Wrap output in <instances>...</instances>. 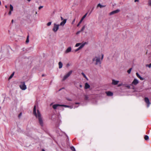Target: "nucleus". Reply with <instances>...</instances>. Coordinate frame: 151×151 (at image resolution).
<instances>
[{
    "label": "nucleus",
    "instance_id": "nucleus-1",
    "mask_svg": "<svg viewBox=\"0 0 151 151\" xmlns=\"http://www.w3.org/2000/svg\"><path fill=\"white\" fill-rule=\"evenodd\" d=\"M37 114L36 112V106L35 105L33 108V113L35 116L38 118L40 125L42 127L43 126V122L41 114L38 110H37Z\"/></svg>",
    "mask_w": 151,
    "mask_h": 151
},
{
    "label": "nucleus",
    "instance_id": "nucleus-2",
    "mask_svg": "<svg viewBox=\"0 0 151 151\" xmlns=\"http://www.w3.org/2000/svg\"><path fill=\"white\" fill-rule=\"evenodd\" d=\"M93 62H95V65H97L98 64H101V61L100 60L99 56H95L92 59Z\"/></svg>",
    "mask_w": 151,
    "mask_h": 151
},
{
    "label": "nucleus",
    "instance_id": "nucleus-3",
    "mask_svg": "<svg viewBox=\"0 0 151 151\" xmlns=\"http://www.w3.org/2000/svg\"><path fill=\"white\" fill-rule=\"evenodd\" d=\"M72 70L69 71L67 74L65 75L63 77L62 79V81H65L67 78H68L72 74Z\"/></svg>",
    "mask_w": 151,
    "mask_h": 151
},
{
    "label": "nucleus",
    "instance_id": "nucleus-4",
    "mask_svg": "<svg viewBox=\"0 0 151 151\" xmlns=\"http://www.w3.org/2000/svg\"><path fill=\"white\" fill-rule=\"evenodd\" d=\"M59 25L55 23L54 24V27L52 29V30L54 32H56L59 29Z\"/></svg>",
    "mask_w": 151,
    "mask_h": 151
},
{
    "label": "nucleus",
    "instance_id": "nucleus-5",
    "mask_svg": "<svg viewBox=\"0 0 151 151\" xmlns=\"http://www.w3.org/2000/svg\"><path fill=\"white\" fill-rule=\"evenodd\" d=\"M22 84L19 85V87L22 90H25L27 88L26 85L25 84V82H21Z\"/></svg>",
    "mask_w": 151,
    "mask_h": 151
},
{
    "label": "nucleus",
    "instance_id": "nucleus-6",
    "mask_svg": "<svg viewBox=\"0 0 151 151\" xmlns=\"http://www.w3.org/2000/svg\"><path fill=\"white\" fill-rule=\"evenodd\" d=\"M88 13H86L81 18V19L80 20V22H79V23L77 25V26L78 27L80 24H81V23L82 22L83 20L86 17L87 14Z\"/></svg>",
    "mask_w": 151,
    "mask_h": 151
},
{
    "label": "nucleus",
    "instance_id": "nucleus-7",
    "mask_svg": "<svg viewBox=\"0 0 151 151\" xmlns=\"http://www.w3.org/2000/svg\"><path fill=\"white\" fill-rule=\"evenodd\" d=\"M145 101L147 104V107H149L150 104V101L148 98L147 97H145Z\"/></svg>",
    "mask_w": 151,
    "mask_h": 151
},
{
    "label": "nucleus",
    "instance_id": "nucleus-8",
    "mask_svg": "<svg viewBox=\"0 0 151 151\" xmlns=\"http://www.w3.org/2000/svg\"><path fill=\"white\" fill-rule=\"evenodd\" d=\"M139 83V81L138 80L136 79H134L132 83L131 84V85L132 86L133 85H136Z\"/></svg>",
    "mask_w": 151,
    "mask_h": 151
},
{
    "label": "nucleus",
    "instance_id": "nucleus-9",
    "mask_svg": "<svg viewBox=\"0 0 151 151\" xmlns=\"http://www.w3.org/2000/svg\"><path fill=\"white\" fill-rule=\"evenodd\" d=\"M120 11L119 9H117L115 10L112 11L109 13V15H111L119 12Z\"/></svg>",
    "mask_w": 151,
    "mask_h": 151
},
{
    "label": "nucleus",
    "instance_id": "nucleus-10",
    "mask_svg": "<svg viewBox=\"0 0 151 151\" xmlns=\"http://www.w3.org/2000/svg\"><path fill=\"white\" fill-rule=\"evenodd\" d=\"M67 20V19H64L60 23V25L63 26L66 23Z\"/></svg>",
    "mask_w": 151,
    "mask_h": 151
},
{
    "label": "nucleus",
    "instance_id": "nucleus-11",
    "mask_svg": "<svg viewBox=\"0 0 151 151\" xmlns=\"http://www.w3.org/2000/svg\"><path fill=\"white\" fill-rule=\"evenodd\" d=\"M119 82V81H115L114 79H113L112 80V84L113 85H116L118 84V83Z\"/></svg>",
    "mask_w": 151,
    "mask_h": 151
},
{
    "label": "nucleus",
    "instance_id": "nucleus-12",
    "mask_svg": "<svg viewBox=\"0 0 151 151\" xmlns=\"http://www.w3.org/2000/svg\"><path fill=\"white\" fill-rule=\"evenodd\" d=\"M106 93L108 96H112L113 95V93L111 91H106Z\"/></svg>",
    "mask_w": 151,
    "mask_h": 151
},
{
    "label": "nucleus",
    "instance_id": "nucleus-13",
    "mask_svg": "<svg viewBox=\"0 0 151 151\" xmlns=\"http://www.w3.org/2000/svg\"><path fill=\"white\" fill-rule=\"evenodd\" d=\"M60 106V104H54L52 106V108L54 109H56L58 106Z\"/></svg>",
    "mask_w": 151,
    "mask_h": 151
},
{
    "label": "nucleus",
    "instance_id": "nucleus-14",
    "mask_svg": "<svg viewBox=\"0 0 151 151\" xmlns=\"http://www.w3.org/2000/svg\"><path fill=\"white\" fill-rule=\"evenodd\" d=\"M136 75L141 80H144V78L142 77H141L138 74V73H136Z\"/></svg>",
    "mask_w": 151,
    "mask_h": 151
},
{
    "label": "nucleus",
    "instance_id": "nucleus-15",
    "mask_svg": "<svg viewBox=\"0 0 151 151\" xmlns=\"http://www.w3.org/2000/svg\"><path fill=\"white\" fill-rule=\"evenodd\" d=\"M71 50V48L70 47H68L65 51L66 53H68L70 52Z\"/></svg>",
    "mask_w": 151,
    "mask_h": 151
},
{
    "label": "nucleus",
    "instance_id": "nucleus-16",
    "mask_svg": "<svg viewBox=\"0 0 151 151\" xmlns=\"http://www.w3.org/2000/svg\"><path fill=\"white\" fill-rule=\"evenodd\" d=\"M90 87V86L87 83H85V89H87L89 88Z\"/></svg>",
    "mask_w": 151,
    "mask_h": 151
},
{
    "label": "nucleus",
    "instance_id": "nucleus-17",
    "mask_svg": "<svg viewBox=\"0 0 151 151\" xmlns=\"http://www.w3.org/2000/svg\"><path fill=\"white\" fill-rule=\"evenodd\" d=\"M59 65V68H61L63 66V64L61 62H59L58 63Z\"/></svg>",
    "mask_w": 151,
    "mask_h": 151
},
{
    "label": "nucleus",
    "instance_id": "nucleus-18",
    "mask_svg": "<svg viewBox=\"0 0 151 151\" xmlns=\"http://www.w3.org/2000/svg\"><path fill=\"white\" fill-rule=\"evenodd\" d=\"M99 7L100 8H101L103 7H105V6L101 5L100 4H99L97 6V7Z\"/></svg>",
    "mask_w": 151,
    "mask_h": 151
},
{
    "label": "nucleus",
    "instance_id": "nucleus-19",
    "mask_svg": "<svg viewBox=\"0 0 151 151\" xmlns=\"http://www.w3.org/2000/svg\"><path fill=\"white\" fill-rule=\"evenodd\" d=\"M14 72H13V73H12V74L11 75V76H10V77H9V79H11V78H12V77H13V76H14Z\"/></svg>",
    "mask_w": 151,
    "mask_h": 151
},
{
    "label": "nucleus",
    "instance_id": "nucleus-20",
    "mask_svg": "<svg viewBox=\"0 0 151 151\" xmlns=\"http://www.w3.org/2000/svg\"><path fill=\"white\" fill-rule=\"evenodd\" d=\"M10 10L12 11L13 9V7L11 4L10 5Z\"/></svg>",
    "mask_w": 151,
    "mask_h": 151
},
{
    "label": "nucleus",
    "instance_id": "nucleus-21",
    "mask_svg": "<svg viewBox=\"0 0 151 151\" xmlns=\"http://www.w3.org/2000/svg\"><path fill=\"white\" fill-rule=\"evenodd\" d=\"M29 35H28L27 37V39H26V42L27 43H28L29 42Z\"/></svg>",
    "mask_w": 151,
    "mask_h": 151
},
{
    "label": "nucleus",
    "instance_id": "nucleus-22",
    "mask_svg": "<svg viewBox=\"0 0 151 151\" xmlns=\"http://www.w3.org/2000/svg\"><path fill=\"white\" fill-rule=\"evenodd\" d=\"M144 139L145 140H147L149 139V137L147 135H145L144 137Z\"/></svg>",
    "mask_w": 151,
    "mask_h": 151
},
{
    "label": "nucleus",
    "instance_id": "nucleus-23",
    "mask_svg": "<svg viewBox=\"0 0 151 151\" xmlns=\"http://www.w3.org/2000/svg\"><path fill=\"white\" fill-rule=\"evenodd\" d=\"M148 4L149 6H151V0H149L148 2Z\"/></svg>",
    "mask_w": 151,
    "mask_h": 151
},
{
    "label": "nucleus",
    "instance_id": "nucleus-24",
    "mask_svg": "<svg viewBox=\"0 0 151 151\" xmlns=\"http://www.w3.org/2000/svg\"><path fill=\"white\" fill-rule=\"evenodd\" d=\"M86 43V42H85L84 43L82 44V45H81L80 46L82 48L84 46V45Z\"/></svg>",
    "mask_w": 151,
    "mask_h": 151
},
{
    "label": "nucleus",
    "instance_id": "nucleus-25",
    "mask_svg": "<svg viewBox=\"0 0 151 151\" xmlns=\"http://www.w3.org/2000/svg\"><path fill=\"white\" fill-rule=\"evenodd\" d=\"M70 148L72 151H76L75 149L73 147V146L71 147Z\"/></svg>",
    "mask_w": 151,
    "mask_h": 151
},
{
    "label": "nucleus",
    "instance_id": "nucleus-26",
    "mask_svg": "<svg viewBox=\"0 0 151 151\" xmlns=\"http://www.w3.org/2000/svg\"><path fill=\"white\" fill-rule=\"evenodd\" d=\"M132 68H130L129 70H127V73L128 74H130L131 73V71L132 70Z\"/></svg>",
    "mask_w": 151,
    "mask_h": 151
},
{
    "label": "nucleus",
    "instance_id": "nucleus-27",
    "mask_svg": "<svg viewBox=\"0 0 151 151\" xmlns=\"http://www.w3.org/2000/svg\"><path fill=\"white\" fill-rule=\"evenodd\" d=\"M81 74L83 76V77L85 78L86 79H87V77L84 74V73L82 72L81 73Z\"/></svg>",
    "mask_w": 151,
    "mask_h": 151
},
{
    "label": "nucleus",
    "instance_id": "nucleus-28",
    "mask_svg": "<svg viewBox=\"0 0 151 151\" xmlns=\"http://www.w3.org/2000/svg\"><path fill=\"white\" fill-rule=\"evenodd\" d=\"M85 26H83L82 27V28H81V32L83 31L84 30V29H85Z\"/></svg>",
    "mask_w": 151,
    "mask_h": 151
},
{
    "label": "nucleus",
    "instance_id": "nucleus-29",
    "mask_svg": "<svg viewBox=\"0 0 151 151\" xmlns=\"http://www.w3.org/2000/svg\"><path fill=\"white\" fill-rule=\"evenodd\" d=\"M125 87L129 89L130 88V86L129 85H126L125 86Z\"/></svg>",
    "mask_w": 151,
    "mask_h": 151
},
{
    "label": "nucleus",
    "instance_id": "nucleus-30",
    "mask_svg": "<svg viewBox=\"0 0 151 151\" xmlns=\"http://www.w3.org/2000/svg\"><path fill=\"white\" fill-rule=\"evenodd\" d=\"M60 106H63V107H69L68 106H67V105H61V104H60Z\"/></svg>",
    "mask_w": 151,
    "mask_h": 151
},
{
    "label": "nucleus",
    "instance_id": "nucleus-31",
    "mask_svg": "<svg viewBox=\"0 0 151 151\" xmlns=\"http://www.w3.org/2000/svg\"><path fill=\"white\" fill-rule=\"evenodd\" d=\"M81 43H77L76 44V45H75V47H78L81 45Z\"/></svg>",
    "mask_w": 151,
    "mask_h": 151
},
{
    "label": "nucleus",
    "instance_id": "nucleus-32",
    "mask_svg": "<svg viewBox=\"0 0 151 151\" xmlns=\"http://www.w3.org/2000/svg\"><path fill=\"white\" fill-rule=\"evenodd\" d=\"M51 24V22H49L47 24V26H49Z\"/></svg>",
    "mask_w": 151,
    "mask_h": 151
},
{
    "label": "nucleus",
    "instance_id": "nucleus-33",
    "mask_svg": "<svg viewBox=\"0 0 151 151\" xmlns=\"http://www.w3.org/2000/svg\"><path fill=\"white\" fill-rule=\"evenodd\" d=\"M75 20H76V18H74V19L73 20V21H72V22L71 23V24H73L74 22H75Z\"/></svg>",
    "mask_w": 151,
    "mask_h": 151
},
{
    "label": "nucleus",
    "instance_id": "nucleus-34",
    "mask_svg": "<svg viewBox=\"0 0 151 151\" xmlns=\"http://www.w3.org/2000/svg\"><path fill=\"white\" fill-rule=\"evenodd\" d=\"M81 32V30L80 31H78L76 33V34L77 35H78V34H79Z\"/></svg>",
    "mask_w": 151,
    "mask_h": 151
},
{
    "label": "nucleus",
    "instance_id": "nucleus-35",
    "mask_svg": "<svg viewBox=\"0 0 151 151\" xmlns=\"http://www.w3.org/2000/svg\"><path fill=\"white\" fill-rule=\"evenodd\" d=\"M22 113H20V114H19V115H18V117L19 118H20L21 117V116H22Z\"/></svg>",
    "mask_w": 151,
    "mask_h": 151
},
{
    "label": "nucleus",
    "instance_id": "nucleus-36",
    "mask_svg": "<svg viewBox=\"0 0 151 151\" xmlns=\"http://www.w3.org/2000/svg\"><path fill=\"white\" fill-rule=\"evenodd\" d=\"M147 66H148L149 68H150L151 67V63H150L149 65H147Z\"/></svg>",
    "mask_w": 151,
    "mask_h": 151
},
{
    "label": "nucleus",
    "instance_id": "nucleus-37",
    "mask_svg": "<svg viewBox=\"0 0 151 151\" xmlns=\"http://www.w3.org/2000/svg\"><path fill=\"white\" fill-rule=\"evenodd\" d=\"M101 55H102V56H101V60L102 61L103 60V58L104 55H103V54H102Z\"/></svg>",
    "mask_w": 151,
    "mask_h": 151
},
{
    "label": "nucleus",
    "instance_id": "nucleus-38",
    "mask_svg": "<svg viewBox=\"0 0 151 151\" xmlns=\"http://www.w3.org/2000/svg\"><path fill=\"white\" fill-rule=\"evenodd\" d=\"M43 7V6H39L38 8V9H39L40 10V9H41V8H42Z\"/></svg>",
    "mask_w": 151,
    "mask_h": 151
},
{
    "label": "nucleus",
    "instance_id": "nucleus-39",
    "mask_svg": "<svg viewBox=\"0 0 151 151\" xmlns=\"http://www.w3.org/2000/svg\"><path fill=\"white\" fill-rule=\"evenodd\" d=\"M12 11L10 10V11H9V12L8 13V14L9 15H10L11 14V12Z\"/></svg>",
    "mask_w": 151,
    "mask_h": 151
},
{
    "label": "nucleus",
    "instance_id": "nucleus-40",
    "mask_svg": "<svg viewBox=\"0 0 151 151\" xmlns=\"http://www.w3.org/2000/svg\"><path fill=\"white\" fill-rule=\"evenodd\" d=\"M88 99V97L87 96H85V100H87Z\"/></svg>",
    "mask_w": 151,
    "mask_h": 151
},
{
    "label": "nucleus",
    "instance_id": "nucleus-41",
    "mask_svg": "<svg viewBox=\"0 0 151 151\" xmlns=\"http://www.w3.org/2000/svg\"><path fill=\"white\" fill-rule=\"evenodd\" d=\"M122 84H119L118 85V86L119 87V86H122Z\"/></svg>",
    "mask_w": 151,
    "mask_h": 151
},
{
    "label": "nucleus",
    "instance_id": "nucleus-42",
    "mask_svg": "<svg viewBox=\"0 0 151 151\" xmlns=\"http://www.w3.org/2000/svg\"><path fill=\"white\" fill-rule=\"evenodd\" d=\"M60 18L61 20H63L64 19L62 17H61Z\"/></svg>",
    "mask_w": 151,
    "mask_h": 151
},
{
    "label": "nucleus",
    "instance_id": "nucleus-43",
    "mask_svg": "<svg viewBox=\"0 0 151 151\" xmlns=\"http://www.w3.org/2000/svg\"><path fill=\"white\" fill-rule=\"evenodd\" d=\"M78 50H79V49H78V48L77 49H76V50H75V51L77 52V51H78Z\"/></svg>",
    "mask_w": 151,
    "mask_h": 151
},
{
    "label": "nucleus",
    "instance_id": "nucleus-44",
    "mask_svg": "<svg viewBox=\"0 0 151 151\" xmlns=\"http://www.w3.org/2000/svg\"><path fill=\"white\" fill-rule=\"evenodd\" d=\"M78 49H79V50H80V49H81L82 48L80 47V46L78 48Z\"/></svg>",
    "mask_w": 151,
    "mask_h": 151
},
{
    "label": "nucleus",
    "instance_id": "nucleus-45",
    "mask_svg": "<svg viewBox=\"0 0 151 151\" xmlns=\"http://www.w3.org/2000/svg\"><path fill=\"white\" fill-rule=\"evenodd\" d=\"M79 87H80V88H81L82 87V86L81 84H80L79 85Z\"/></svg>",
    "mask_w": 151,
    "mask_h": 151
},
{
    "label": "nucleus",
    "instance_id": "nucleus-46",
    "mask_svg": "<svg viewBox=\"0 0 151 151\" xmlns=\"http://www.w3.org/2000/svg\"><path fill=\"white\" fill-rule=\"evenodd\" d=\"M139 0H134V2H137V1H139Z\"/></svg>",
    "mask_w": 151,
    "mask_h": 151
},
{
    "label": "nucleus",
    "instance_id": "nucleus-47",
    "mask_svg": "<svg viewBox=\"0 0 151 151\" xmlns=\"http://www.w3.org/2000/svg\"><path fill=\"white\" fill-rule=\"evenodd\" d=\"M75 104H79V103H76Z\"/></svg>",
    "mask_w": 151,
    "mask_h": 151
},
{
    "label": "nucleus",
    "instance_id": "nucleus-48",
    "mask_svg": "<svg viewBox=\"0 0 151 151\" xmlns=\"http://www.w3.org/2000/svg\"><path fill=\"white\" fill-rule=\"evenodd\" d=\"M5 7L6 8H7V6L6 5L5 6Z\"/></svg>",
    "mask_w": 151,
    "mask_h": 151
},
{
    "label": "nucleus",
    "instance_id": "nucleus-49",
    "mask_svg": "<svg viewBox=\"0 0 151 151\" xmlns=\"http://www.w3.org/2000/svg\"><path fill=\"white\" fill-rule=\"evenodd\" d=\"M68 101H71V99H68Z\"/></svg>",
    "mask_w": 151,
    "mask_h": 151
},
{
    "label": "nucleus",
    "instance_id": "nucleus-50",
    "mask_svg": "<svg viewBox=\"0 0 151 151\" xmlns=\"http://www.w3.org/2000/svg\"><path fill=\"white\" fill-rule=\"evenodd\" d=\"M13 21H14V20H13V19H12V23H13Z\"/></svg>",
    "mask_w": 151,
    "mask_h": 151
},
{
    "label": "nucleus",
    "instance_id": "nucleus-51",
    "mask_svg": "<svg viewBox=\"0 0 151 151\" xmlns=\"http://www.w3.org/2000/svg\"><path fill=\"white\" fill-rule=\"evenodd\" d=\"M31 0H27V1L29 2H30L31 1Z\"/></svg>",
    "mask_w": 151,
    "mask_h": 151
},
{
    "label": "nucleus",
    "instance_id": "nucleus-52",
    "mask_svg": "<svg viewBox=\"0 0 151 151\" xmlns=\"http://www.w3.org/2000/svg\"><path fill=\"white\" fill-rule=\"evenodd\" d=\"M42 151H45V150L44 149H42Z\"/></svg>",
    "mask_w": 151,
    "mask_h": 151
},
{
    "label": "nucleus",
    "instance_id": "nucleus-53",
    "mask_svg": "<svg viewBox=\"0 0 151 151\" xmlns=\"http://www.w3.org/2000/svg\"><path fill=\"white\" fill-rule=\"evenodd\" d=\"M93 8H92V10L93 9Z\"/></svg>",
    "mask_w": 151,
    "mask_h": 151
}]
</instances>
